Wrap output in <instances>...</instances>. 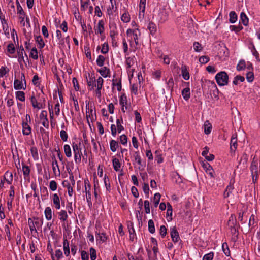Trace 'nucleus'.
<instances>
[{
    "label": "nucleus",
    "instance_id": "obj_51",
    "mask_svg": "<svg viewBox=\"0 0 260 260\" xmlns=\"http://www.w3.org/2000/svg\"><path fill=\"white\" fill-rule=\"evenodd\" d=\"M245 67L246 64L245 61L244 60H240L237 66V70L238 71H241L245 69Z\"/></svg>",
    "mask_w": 260,
    "mask_h": 260
},
{
    "label": "nucleus",
    "instance_id": "obj_44",
    "mask_svg": "<svg viewBox=\"0 0 260 260\" xmlns=\"http://www.w3.org/2000/svg\"><path fill=\"white\" fill-rule=\"evenodd\" d=\"M16 97L20 101L23 102L25 101V93L23 91H17L16 92Z\"/></svg>",
    "mask_w": 260,
    "mask_h": 260
},
{
    "label": "nucleus",
    "instance_id": "obj_40",
    "mask_svg": "<svg viewBox=\"0 0 260 260\" xmlns=\"http://www.w3.org/2000/svg\"><path fill=\"white\" fill-rule=\"evenodd\" d=\"M251 45L252 46L251 47V51L252 52V54L255 57V58L257 61L260 62V58L259 56V53L256 50L254 45L253 43H251Z\"/></svg>",
    "mask_w": 260,
    "mask_h": 260
},
{
    "label": "nucleus",
    "instance_id": "obj_18",
    "mask_svg": "<svg viewBox=\"0 0 260 260\" xmlns=\"http://www.w3.org/2000/svg\"><path fill=\"white\" fill-rule=\"evenodd\" d=\"M155 161L157 162H162L164 160L162 154V151L160 150H157L154 153Z\"/></svg>",
    "mask_w": 260,
    "mask_h": 260
},
{
    "label": "nucleus",
    "instance_id": "obj_46",
    "mask_svg": "<svg viewBox=\"0 0 260 260\" xmlns=\"http://www.w3.org/2000/svg\"><path fill=\"white\" fill-rule=\"evenodd\" d=\"M22 168L24 178L28 177L30 173V169L29 167L25 165H22Z\"/></svg>",
    "mask_w": 260,
    "mask_h": 260
},
{
    "label": "nucleus",
    "instance_id": "obj_7",
    "mask_svg": "<svg viewBox=\"0 0 260 260\" xmlns=\"http://www.w3.org/2000/svg\"><path fill=\"white\" fill-rule=\"evenodd\" d=\"M16 5H17V13L19 14V19H21L20 23H23V25H25V22H24V16H25V12H24L22 7L21 6L18 0L16 1Z\"/></svg>",
    "mask_w": 260,
    "mask_h": 260
},
{
    "label": "nucleus",
    "instance_id": "obj_25",
    "mask_svg": "<svg viewBox=\"0 0 260 260\" xmlns=\"http://www.w3.org/2000/svg\"><path fill=\"white\" fill-rule=\"evenodd\" d=\"M182 76L184 79L187 80L189 79V73L187 70L186 66L181 67Z\"/></svg>",
    "mask_w": 260,
    "mask_h": 260
},
{
    "label": "nucleus",
    "instance_id": "obj_53",
    "mask_svg": "<svg viewBox=\"0 0 260 260\" xmlns=\"http://www.w3.org/2000/svg\"><path fill=\"white\" fill-rule=\"evenodd\" d=\"M31 154L33 156L35 160H38L39 158V155L38 153L37 149L36 147H32L31 148Z\"/></svg>",
    "mask_w": 260,
    "mask_h": 260
},
{
    "label": "nucleus",
    "instance_id": "obj_23",
    "mask_svg": "<svg viewBox=\"0 0 260 260\" xmlns=\"http://www.w3.org/2000/svg\"><path fill=\"white\" fill-rule=\"evenodd\" d=\"M182 95L185 101H188L190 97V91L189 87H186L182 91Z\"/></svg>",
    "mask_w": 260,
    "mask_h": 260
},
{
    "label": "nucleus",
    "instance_id": "obj_10",
    "mask_svg": "<svg viewBox=\"0 0 260 260\" xmlns=\"http://www.w3.org/2000/svg\"><path fill=\"white\" fill-rule=\"evenodd\" d=\"M202 165L204 170L206 172V173H207L211 177H213L214 171L210 164H202Z\"/></svg>",
    "mask_w": 260,
    "mask_h": 260
},
{
    "label": "nucleus",
    "instance_id": "obj_49",
    "mask_svg": "<svg viewBox=\"0 0 260 260\" xmlns=\"http://www.w3.org/2000/svg\"><path fill=\"white\" fill-rule=\"evenodd\" d=\"M38 51L36 47H34L31 49L29 56L34 59H37L38 58Z\"/></svg>",
    "mask_w": 260,
    "mask_h": 260
},
{
    "label": "nucleus",
    "instance_id": "obj_35",
    "mask_svg": "<svg viewBox=\"0 0 260 260\" xmlns=\"http://www.w3.org/2000/svg\"><path fill=\"white\" fill-rule=\"evenodd\" d=\"M244 81L245 78L243 76H242L241 75H237L234 77L233 83V84L237 85L239 84V81L243 82Z\"/></svg>",
    "mask_w": 260,
    "mask_h": 260
},
{
    "label": "nucleus",
    "instance_id": "obj_14",
    "mask_svg": "<svg viewBox=\"0 0 260 260\" xmlns=\"http://www.w3.org/2000/svg\"><path fill=\"white\" fill-rule=\"evenodd\" d=\"M63 248L65 255L66 256H68L70 255V251L69 247V243L67 238L63 239Z\"/></svg>",
    "mask_w": 260,
    "mask_h": 260
},
{
    "label": "nucleus",
    "instance_id": "obj_43",
    "mask_svg": "<svg viewBox=\"0 0 260 260\" xmlns=\"http://www.w3.org/2000/svg\"><path fill=\"white\" fill-rule=\"evenodd\" d=\"M95 81V77L90 78L89 80H87V85L88 86H91V88H90V90L93 89L94 87L96 86Z\"/></svg>",
    "mask_w": 260,
    "mask_h": 260
},
{
    "label": "nucleus",
    "instance_id": "obj_58",
    "mask_svg": "<svg viewBox=\"0 0 260 260\" xmlns=\"http://www.w3.org/2000/svg\"><path fill=\"white\" fill-rule=\"evenodd\" d=\"M7 51L10 54H13L15 53V48L14 47V45L12 43L8 45Z\"/></svg>",
    "mask_w": 260,
    "mask_h": 260
},
{
    "label": "nucleus",
    "instance_id": "obj_45",
    "mask_svg": "<svg viewBox=\"0 0 260 260\" xmlns=\"http://www.w3.org/2000/svg\"><path fill=\"white\" fill-rule=\"evenodd\" d=\"M63 148L65 154L67 156V157H71L72 155V152L70 146L68 144H66L64 145Z\"/></svg>",
    "mask_w": 260,
    "mask_h": 260
},
{
    "label": "nucleus",
    "instance_id": "obj_19",
    "mask_svg": "<svg viewBox=\"0 0 260 260\" xmlns=\"http://www.w3.org/2000/svg\"><path fill=\"white\" fill-rule=\"evenodd\" d=\"M0 20L1 21L2 26H3V29L5 33L9 34V27L8 25L7 22V20L5 18V16L3 17H2V16H0Z\"/></svg>",
    "mask_w": 260,
    "mask_h": 260
},
{
    "label": "nucleus",
    "instance_id": "obj_3",
    "mask_svg": "<svg viewBox=\"0 0 260 260\" xmlns=\"http://www.w3.org/2000/svg\"><path fill=\"white\" fill-rule=\"evenodd\" d=\"M85 191L86 193V200L88 206L90 207L92 205L91 202V185L88 180H84Z\"/></svg>",
    "mask_w": 260,
    "mask_h": 260
},
{
    "label": "nucleus",
    "instance_id": "obj_30",
    "mask_svg": "<svg viewBox=\"0 0 260 260\" xmlns=\"http://www.w3.org/2000/svg\"><path fill=\"white\" fill-rule=\"evenodd\" d=\"M222 45L219 44V46H220L221 51H219L218 54H222L225 56H227L229 55L228 49L226 47L224 44H222Z\"/></svg>",
    "mask_w": 260,
    "mask_h": 260
},
{
    "label": "nucleus",
    "instance_id": "obj_5",
    "mask_svg": "<svg viewBox=\"0 0 260 260\" xmlns=\"http://www.w3.org/2000/svg\"><path fill=\"white\" fill-rule=\"evenodd\" d=\"M51 200L54 208L57 210H59L61 208V198L57 193H54L51 197Z\"/></svg>",
    "mask_w": 260,
    "mask_h": 260
},
{
    "label": "nucleus",
    "instance_id": "obj_41",
    "mask_svg": "<svg viewBox=\"0 0 260 260\" xmlns=\"http://www.w3.org/2000/svg\"><path fill=\"white\" fill-rule=\"evenodd\" d=\"M110 146L111 150L113 152H115L118 147V142L115 140H112L110 143Z\"/></svg>",
    "mask_w": 260,
    "mask_h": 260
},
{
    "label": "nucleus",
    "instance_id": "obj_62",
    "mask_svg": "<svg viewBox=\"0 0 260 260\" xmlns=\"http://www.w3.org/2000/svg\"><path fill=\"white\" fill-rule=\"evenodd\" d=\"M52 169L56 176L60 175V171L59 170L58 164H52Z\"/></svg>",
    "mask_w": 260,
    "mask_h": 260
},
{
    "label": "nucleus",
    "instance_id": "obj_21",
    "mask_svg": "<svg viewBox=\"0 0 260 260\" xmlns=\"http://www.w3.org/2000/svg\"><path fill=\"white\" fill-rule=\"evenodd\" d=\"M52 209L50 207H47L44 211V214L45 218L47 220L49 221L52 219Z\"/></svg>",
    "mask_w": 260,
    "mask_h": 260
},
{
    "label": "nucleus",
    "instance_id": "obj_27",
    "mask_svg": "<svg viewBox=\"0 0 260 260\" xmlns=\"http://www.w3.org/2000/svg\"><path fill=\"white\" fill-rule=\"evenodd\" d=\"M172 213H173V208L171 204L169 203H167V217H169L168 219V221H170L172 219Z\"/></svg>",
    "mask_w": 260,
    "mask_h": 260
},
{
    "label": "nucleus",
    "instance_id": "obj_57",
    "mask_svg": "<svg viewBox=\"0 0 260 260\" xmlns=\"http://www.w3.org/2000/svg\"><path fill=\"white\" fill-rule=\"evenodd\" d=\"M90 0H80L81 7L83 10H85L88 7Z\"/></svg>",
    "mask_w": 260,
    "mask_h": 260
},
{
    "label": "nucleus",
    "instance_id": "obj_13",
    "mask_svg": "<svg viewBox=\"0 0 260 260\" xmlns=\"http://www.w3.org/2000/svg\"><path fill=\"white\" fill-rule=\"evenodd\" d=\"M30 101L33 108H37L38 109L43 108L41 103L37 102V99L34 94L30 98Z\"/></svg>",
    "mask_w": 260,
    "mask_h": 260
},
{
    "label": "nucleus",
    "instance_id": "obj_32",
    "mask_svg": "<svg viewBox=\"0 0 260 260\" xmlns=\"http://www.w3.org/2000/svg\"><path fill=\"white\" fill-rule=\"evenodd\" d=\"M117 35L116 32H115L114 30H110V35L112 39V46L113 47L117 46V43L115 40V36Z\"/></svg>",
    "mask_w": 260,
    "mask_h": 260
},
{
    "label": "nucleus",
    "instance_id": "obj_16",
    "mask_svg": "<svg viewBox=\"0 0 260 260\" xmlns=\"http://www.w3.org/2000/svg\"><path fill=\"white\" fill-rule=\"evenodd\" d=\"M95 236L97 241H99L100 243H102L105 242L107 239L106 234L104 232L98 233H96Z\"/></svg>",
    "mask_w": 260,
    "mask_h": 260
},
{
    "label": "nucleus",
    "instance_id": "obj_2",
    "mask_svg": "<svg viewBox=\"0 0 260 260\" xmlns=\"http://www.w3.org/2000/svg\"><path fill=\"white\" fill-rule=\"evenodd\" d=\"M21 81L18 79H15L14 82V88L16 90H20L23 89L25 90L26 87V80L25 79V75L23 73L21 74Z\"/></svg>",
    "mask_w": 260,
    "mask_h": 260
},
{
    "label": "nucleus",
    "instance_id": "obj_26",
    "mask_svg": "<svg viewBox=\"0 0 260 260\" xmlns=\"http://www.w3.org/2000/svg\"><path fill=\"white\" fill-rule=\"evenodd\" d=\"M28 224L29 227L30 231L32 234L33 233H37V228L34 223V220H32L31 218H28Z\"/></svg>",
    "mask_w": 260,
    "mask_h": 260
},
{
    "label": "nucleus",
    "instance_id": "obj_8",
    "mask_svg": "<svg viewBox=\"0 0 260 260\" xmlns=\"http://www.w3.org/2000/svg\"><path fill=\"white\" fill-rule=\"evenodd\" d=\"M258 164H251V172L252 177V181L255 183L257 180L258 173Z\"/></svg>",
    "mask_w": 260,
    "mask_h": 260
},
{
    "label": "nucleus",
    "instance_id": "obj_59",
    "mask_svg": "<svg viewBox=\"0 0 260 260\" xmlns=\"http://www.w3.org/2000/svg\"><path fill=\"white\" fill-rule=\"evenodd\" d=\"M109 51V46L107 43H104L102 45L101 52L103 54H106Z\"/></svg>",
    "mask_w": 260,
    "mask_h": 260
},
{
    "label": "nucleus",
    "instance_id": "obj_39",
    "mask_svg": "<svg viewBox=\"0 0 260 260\" xmlns=\"http://www.w3.org/2000/svg\"><path fill=\"white\" fill-rule=\"evenodd\" d=\"M161 195L159 193H156L153 197V204L155 207H156L159 204Z\"/></svg>",
    "mask_w": 260,
    "mask_h": 260
},
{
    "label": "nucleus",
    "instance_id": "obj_15",
    "mask_svg": "<svg viewBox=\"0 0 260 260\" xmlns=\"http://www.w3.org/2000/svg\"><path fill=\"white\" fill-rule=\"evenodd\" d=\"M24 51V48L23 46L21 45L20 46H18L17 49V54L18 56V61L21 64L22 61H24V59L23 55V51Z\"/></svg>",
    "mask_w": 260,
    "mask_h": 260
},
{
    "label": "nucleus",
    "instance_id": "obj_54",
    "mask_svg": "<svg viewBox=\"0 0 260 260\" xmlns=\"http://www.w3.org/2000/svg\"><path fill=\"white\" fill-rule=\"evenodd\" d=\"M230 28L232 31H234L235 32H238L240 30H241L243 28L241 25L239 24L238 26L231 25Z\"/></svg>",
    "mask_w": 260,
    "mask_h": 260
},
{
    "label": "nucleus",
    "instance_id": "obj_42",
    "mask_svg": "<svg viewBox=\"0 0 260 260\" xmlns=\"http://www.w3.org/2000/svg\"><path fill=\"white\" fill-rule=\"evenodd\" d=\"M121 20L124 23H127L130 21V15L127 12L124 13L121 17Z\"/></svg>",
    "mask_w": 260,
    "mask_h": 260
},
{
    "label": "nucleus",
    "instance_id": "obj_36",
    "mask_svg": "<svg viewBox=\"0 0 260 260\" xmlns=\"http://www.w3.org/2000/svg\"><path fill=\"white\" fill-rule=\"evenodd\" d=\"M229 21L231 23H235L237 20V15L234 11H231L229 14Z\"/></svg>",
    "mask_w": 260,
    "mask_h": 260
},
{
    "label": "nucleus",
    "instance_id": "obj_37",
    "mask_svg": "<svg viewBox=\"0 0 260 260\" xmlns=\"http://www.w3.org/2000/svg\"><path fill=\"white\" fill-rule=\"evenodd\" d=\"M105 61V57L102 55H100L98 56L96 62V64L98 66L103 67Z\"/></svg>",
    "mask_w": 260,
    "mask_h": 260
},
{
    "label": "nucleus",
    "instance_id": "obj_31",
    "mask_svg": "<svg viewBox=\"0 0 260 260\" xmlns=\"http://www.w3.org/2000/svg\"><path fill=\"white\" fill-rule=\"evenodd\" d=\"M104 23L103 20H100L98 22V28L95 30L96 34H102L104 31Z\"/></svg>",
    "mask_w": 260,
    "mask_h": 260
},
{
    "label": "nucleus",
    "instance_id": "obj_11",
    "mask_svg": "<svg viewBox=\"0 0 260 260\" xmlns=\"http://www.w3.org/2000/svg\"><path fill=\"white\" fill-rule=\"evenodd\" d=\"M22 133L24 135H29L31 134V128L28 125L27 122H24V121L22 123Z\"/></svg>",
    "mask_w": 260,
    "mask_h": 260
},
{
    "label": "nucleus",
    "instance_id": "obj_61",
    "mask_svg": "<svg viewBox=\"0 0 260 260\" xmlns=\"http://www.w3.org/2000/svg\"><path fill=\"white\" fill-rule=\"evenodd\" d=\"M60 136L61 140L63 142H66L68 140V135L64 130H61L60 132Z\"/></svg>",
    "mask_w": 260,
    "mask_h": 260
},
{
    "label": "nucleus",
    "instance_id": "obj_20",
    "mask_svg": "<svg viewBox=\"0 0 260 260\" xmlns=\"http://www.w3.org/2000/svg\"><path fill=\"white\" fill-rule=\"evenodd\" d=\"M4 180L8 184H11L13 180V174L11 172L7 171L4 174Z\"/></svg>",
    "mask_w": 260,
    "mask_h": 260
},
{
    "label": "nucleus",
    "instance_id": "obj_22",
    "mask_svg": "<svg viewBox=\"0 0 260 260\" xmlns=\"http://www.w3.org/2000/svg\"><path fill=\"white\" fill-rule=\"evenodd\" d=\"M35 41L38 44V48L42 49L45 46V43L42 37L41 36H35Z\"/></svg>",
    "mask_w": 260,
    "mask_h": 260
},
{
    "label": "nucleus",
    "instance_id": "obj_50",
    "mask_svg": "<svg viewBox=\"0 0 260 260\" xmlns=\"http://www.w3.org/2000/svg\"><path fill=\"white\" fill-rule=\"evenodd\" d=\"M193 48L196 52H201L203 49L201 44L198 42H194L193 43Z\"/></svg>",
    "mask_w": 260,
    "mask_h": 260
},
{
    "label": "nucleus",
    "instance_id": "obj_56",
    "mask_svg": "<svg viewBox=\"0 0 260 260\" xmlns=\"http://www.w3.org/2000/svg\"><path fill=\"white\" fill-rule=\"evenodd\" d=\"M255 223V216L253 214H252L249 218L248 226L249 229H252L254 227V224Z\"/></svg>",
    "mask_w": 260,
    "mask_h": 260
},
{
    "label": "nucleus",
    "instance_id": "obj_52",
    "mask_svg": "<svg viewBox=\"0 0 260 260\" xmlns=\"http://www.w3.org/2000/svg\"><path fill=\"white\" fill-rule=\"evenodd\" d=\"M89 251L91 260H95L96 258V252L95 249L93 247H91L90 248Z\"/></svg>",
    "mask_w": 260,
    "mask_h": 260
},
{
    "label": "nucleus",
    "instance_id": "obj_33",
    "mask_svg": "<svg viewBox=\"0 0 260 260\" xmlns=\"http://www.w3.org/2000/svg\"><path fill=\"white\" fill-rule=\"evenodd\" d=\"M148 225L149 232L151 234L154 233L155 232L154 223L152 219L149 220L148 223Z\"/></svg>",
    "mask_w": 260,
    "mask_h": 260
},
{
    "label": "nucleus",
    "instance_id": "obj_24",
    "mask_svg": "<svg viewBox=\"0 0 260 260\" xmlns=\"http://www.w3.org/2000/svg\"><path fill=\"white\" fill-rule=\"evenodd\" d=\"M148 29L152 36L154 35L157 31L156 24L152 21L149 23Z\"/></svg>",
    "mask_w": 260,
    "mask_h": 260
},
{
    "label": "nucleus",
    "instance_id": "obj_55",
    "mask_svg": "<svg viewBox=\"0 0 260 260\" xmlns=\"http://www.w3.org/2000/svg\"><path fill=\"white\" fill-rule=\"evenodd\" d=\"M212 130V125L210 123H208V124H206V123L204 124V132L205 134L206 135L209 134L211 132Z\"/></svg>",
    "mask_w": 260,
    "mask_h": 260
},
{
    "label": "nucleus",
    "instance_id": "obj_12",
    "mask_svg": "<svg viewBox=\"0 0 260 260\" xmlns=\"http://www.w3.org/2000/svg\"><path fill=\"white\" fill-rule=\"evenodd\" d=\"M98 72L104 78L110 76V70L106 67H103L101 69H99Z\"/></svg>",
    "mask_w": 260,
    "mask_h": 260
},
{
    "label": "nucleus",
    "instance_id": "obj_60",
    "mask_svg": "<svg viewBox=\"0 0 260 260\" xmlns=\"http://www.w3.org/2000/svg\"><path fill=\"white\" fill-rule=\"evenodd\" d=\"M210 60V58L208 56H202L199 58V61L202 64H205Z\"/></svg>",
    "mask_w": 260,
    "mask_h": 260
},
{
    "label": "nucleus",
    "instance_id": "obj_47",
    "mask_svg": "<svg viewBox=\"0 0 260 260\" xmlns=\"http://www.w3.org/2000/svg\"><path fill=\"white\" fill-rule=\"evenodd\" d=\"M104 182L105 186L106 188V190L108 191H110L111 190L110 181H109L108 177L106 174L104 176Z\"/></svg>",
    "mask_w": 260,
    "mask_h": 260
},
{
    "label": "nucleus",
    "instance_id": "obj_6",
    "mask_svg": "<svg viewBox=\"0 0 260 260\" xmlns=\"http://www.w3.org/2000/svg\"><path fill=\"white\" fill-rule=\"evenodd\" d=\"M237 145V135L235 134L232 135L230 142V152L231 155L235 154Z\"/></svg>",
    "mask_w": 260,
    "mask_h": 260
},
{
    "label": "nucleus",
    "instance_id": "obj_48",
    "mask_svg": "<svg viewBox=\"0 0 260 260\" xmlns=\"http://www.w3.org/2000/svg\"><path fill=\"white\" fill-rule=\"evenodd\" d=\"M68 165L67 166V169L68 171V172L70 174V176H69V179L70 180V181L71 182L72 184L73 185H74L75 184V180L74 179V176H73V173H72V171L70 169V165H72V164H67Z\"/></svg>",
    "mask_w": 260,
    "mask_h": 260
},
{
    "label": "nucleus",
    "instance_id": "obj_63",
    "mask_svg": "<svg viewBox=\"0 0 260 260\" xmlns=\"http://www.w3.org/2000/svg\"><path fill=\"white\" fill-rule=\"evenodd\" d=\"M214 257V252H210L209 253L205 254L202 260H212Z\"/></svg>",
    "mask_w": 260,
    "mask_h": 260
},
{
    "label": "nucleus",
    "instance_id": "obj_34",
    "mask_svg": "<svg viewBox=\"0 0 260 260\" xmlns=\"http://www.w3.org/2000/svg\"><path fill=\"white\" fill-rule=\"evenodd\" d=\"M222 249L223 253L226 256H229L230 255V251L227 243L224 242L222 244Z\"/></svg>",
    "mask_w": 260,
    "mask_h": 260
},
{
    "label": "nucleus",
    "instance_id": "obj_1",
    "mask_svg": "<svg viewBox=\"0 0 260 260\" xmlns=\"http://www.w3.org/2000/svg\"><path fill=\"white\" fill-rule=\"evenodd\" d=\"M215 80L218 85L224 86L228 84L229 76L225 72L221 71L216 74Z\"/></svg>",
    "mask_w": 260,
    "mask_h": 260
},
{
    "label": "nucleus",
    "instance_id": "obj_38",
    "mask_svg": "<svg viewBox=\"0 0 260 260\" xmlns=\"http://www.w3.org/2000/svg\"><path fill=\"white\" fill-rule=\"evenodd\" d=\"M34 223L35 225L37 227V229H39L41 228L42 225L43 223V219H39V218H34Z\"/></svg>",
    "mask_w": 260,
    "mask_h": 260
},
{
    "label": "nucleus",
    "instance_id": "obj_64",
    "mask_svg": "<svg viewBox=\"0 0 260 260\" xmlns=\"http://www.w3.org/2000/svg\"><path fill=\"white\" fill-rule=\"evenodd\" d=\"M57 183L56 182V181H55L54 180H52L50 182V183H49V188L52 190V191H55L57 189Z\"/></svg>",
    "mask_w": 260,
    "mask_h": 260
},
{
    "label": "nucleus",
    "instance_id": "obj_9",
    "mask_svg": "<svg viewBox=\"0 0 260 260\" xmlns=\"http://www.w3.org/2000/svg\"><path fill=\"white\" fill-rule=\"evenodd\" d=\"M170 235L172 241L174 243H177L180 240L179 233L175 226H174L170 229Z\"/></svg>",
    "mask_w": 260,
    "mask_h": 260
},
{
    "label": "nucleus",
    "instance_id": "obj_17",
    "mask_svg": "<svg viewBox=\"0 0 260 260\" xmlns=\"http://www.w3.org/2000/svg\"><path fill=\"white\" fill-rule=\"evenodd\" d=\"M59 219L61 222H65L67 221L68 215L67 212L64 210H61L58 212Z\"/></svg>",
    "mask_w": 260,
    "mask_h": 260
},
{
    "label": "nucleus",
    "instance_id": "obj_29",
    "mask_svg": "<svg viewBox=\"0 0 260 260\" xmlns=\"http://www.w3.org/2000/svg\"><path fill=\"white\" fill-rule=\"evenodd\" d=\"M240 20L243 24L247 26L248 24V18L244 12H242L240 14Z\"/></svg>",
    "mask_w": 260,
    "mask_h": 260
},
{
    "label": "nucleus",
    "instance_id": "obj_4",
    "mask_svg": "<svg viewBox=\"0 0 260 260\" xmlns=\"http://www.w3.org/2000/svg\"><path fill=\"white\" fill-rule=\"evenodd\" d=\"M72 147L74 153V158L76 162H80L81 156L82 155L81 148L79 147L78 144L73 142Z\"/></svg>",
    "mask_w": 260,
    "mask_h": 260
},
{
    "label": "nucleus",
    "instance_id": "obj_28",
    "mask_svg": "<svg viewBox=\"0 0 260 260\" xmlns=\"http://www.w3.org/2000/svg\"><path fill=\"white\" fill-rule=\"evenodd\" d=\"M234 187L233 185H232L230 184L226 188V190H225L224 192V198H228L230 196L231 194L232 193V191L233 190Z\"/></svg>",
    "mask_w": 260,
    "mask_h": 260
}]
</instances>
